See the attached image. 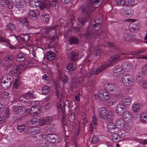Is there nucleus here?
I'll list each match as a JSON object with an SVG mask.
<instances>
[{
  "label": "nucleus",
  "mask_w": 147,
  "mask_h": 147,
  "mask_svg": "<svg viewBox=\"0 0 147 147\" xmlns=\"http://www.w3.org/2000/svg\"><path fill=\"white\" fill-rule=\"evenodd\" d=\"M126 55V54L121 53L119 55L116 54L112 55L110 58L108 62L104 63L96 70L94 69H93L90 73L87 74L83 79L84 81L86 80L87 81L88 83L87 86H91L90 83L92 84V83L91 78L90 77L92 74H97L106 68L112 66L116 62H118L120 58H122V55Z\"/></svg>",
  "instance_id": "f257e3e1"
},
{
  "label": "nucleus",
  "mask_w": 147,
  "mask_h": 147,
  "mask_svg": "<svg viewBox=\"0 0 147 147\" xmlns=\"http://www.w3.org/2000/svg\"><path fill=\"white\" fill-rule=\"evenodd\" d=\"M32 107L30 109H26L23 106H14L13 107V110L15 114L19 112H27L34 116H38L40 112V107L39 102L35 101L32 102Z\"/></svg>",
  "instance_id": "f03ea898"
},
{
  "label": "nucleus",
  "mask_w": 147,
  "mask_h": 147,
  "mask_svg": "<svg viewBox=\"0 0 147 147\" xmlns=\"http://www.w3.org/2000/svg\"><path fill=\"white\" fill-rule=\"evenodd\" d=\"M14 81L13 87L16 89H18L21 82L19 79V77H14L13 76L4 75L0 79V83L2 84V87L4 89H7L11 85V84L13 81Z\"/></svg>",
  "instance_id": "7ed1b4c3"
},
{
  "label": "nucleus",
  "mask_w": 147,
  "mask_h": 147,
  "mask_svg": "<svg viewBox=\"0 0 147 147\" xmlns=\"http://www.w3.org/2000/svg\"><path fill=\"white\" fill-rule=\"evenodd\" d=\"M33 138L34 139L36 138L37 140L40 141L43 138H45V140L47 142H45L46 145L49 146V143L50 144L57 143L58 142V137L55 134H48L47 135H43L39 132L38 130V133L33 134Z\"/></svg>",
  "instance_id": "20e7f679"
},
{
  "label": "nucleus",
  "mask_w": 147,
  "mask_h": 147,
  "mask_svg": "<svg viewBox=\"0 0 147 147\" xmlns=\"http://www.w3.org/2000/svg\"><path fill=\"white\" fill-rule=\"evenodd\" d=\"M99 117L101 119L111 121L114 118V113L111 111H108L105 107H101L98 110Z\"/></svg>",
  "instance_id": "39448f33"
},
{
  "label": "nucleus",
  "mask_w": 147,
  "mask_h": 147,
  "mask_svg": "<svg viewBox=\"0 0 147 147\" xmlns=\"http://www.w3.org/2000/svg\"><path fill=\"white\" fill-rule=\"evenodd\" d=\"M52 119L51 117H47L43 118L37 119L36 118H32L28 122V124L32 125H36L42 126L52 121Z\"/></svg>",
  "instance_id": "423d86ee"
},
{
  "label": "nucleus",
  "mask_w": 147,
  "mask_h": 147,
  "mask_svg": "<svg viewBox=\"0 0 147 147\" xmlns=\"http://www.w3.org/2000/svg\"><path fill=\"white\" fill-rule=\"evenodd\" d=\"M30 63V62H28ZM28 66V62H26L24 65H15L13 66L12 69L10 71V74L12 76L15 77H19L18 75L21 73V71L26 68Z\"/></svg>",
  "instance_id": "0eeeda50"
},
{
  "label": "nucleus",
  "mask_w": 147,
  "mask_h": 147,
  "mask_svg": "<svg viewBox=\"0 0 147 147\" xmlns=\"http://www.w3.org/2000/svg\"><path fill=\"white\" fill-rule=\"evenodd\" d=\"M125 22L129 24L128 28L131 32H133L139 29L140 24L135 19H126Z\"/></svg>",
  "instance_id": "6e6552de"
},
{
  "label": "nucleus",
  "mask_w": 147,
  "mask_h": 147,
  "mask_svg": "<svg viewBox=\"0 0 147 147\" xmlns=\"http://www.w3.org/2000/svg\"><path fill=\"white\" fill-rule=\"evenodd\" d=\"M121 81L124 85L129 86L133 84L134 80L132 76L126 74L124 75L121 77Z\"/></svg>",
  "instance_id": "1a4fd4ad"
},
{
  "label": "nucleus",
  "mask_w": 147,
  "mask_h": 147,
  "mask_svg": "<svg viewBox=\"0 0 147 147\" xmlns=\"http://www.w3.org/2000/svg\"><path fill=\"white\" fill-rule=\"evenodd\" d=\"M104 89L110 94H113L117 93L119 90V88L116 85L108 83L105 84Z\"/></svg>",
  "instance_id": "9d476101"
},
{
  "label": "nucleus",
  "mask_w": 147,
  "mask_h": 147,
  "mask_svg": "<svg viewBox=\"0 0 147 147\" xmlns=\"http://www.w3.org/2000/svg\"><path fill=\"white\" fill-rule=\"evenodd\" d=\"M108 91L102 90L99 91V98L100 99L105 102L108 101L110 99V97L109 96V94L108 93Z\"/></svg>",
  "instance_id": "9b49d317"
},
{
  "label": "nucleus",
  "mask_w": 147,
  "mask_h": 147,
  "mask_svg": "<svg viewBox=\"0 0 147 147\" xmlns=\"http://www.w3.org/2000/svg\"><path fill=\"white\" fill-rule=\"evenodd\" d=\"M34 98L33 94L30 92H28L22 95L20 97V100L21 102H24L30 98L33 99Z\"/></svg>",
  "instance_id": "f8f14e48"
},
{
  "label": "nucleus",
  "mask_w": 147,
  "mask_h": 147,
  "mask_svg": "<svg viewBox=\"0 0 147 147\" xmlns=\"http://www.w3.org/2000/svg\"><path fill=\"white\" fill-rule=\"evenodd\" d=\"M126 110H124V105L121 103L115 105V112L119 115H122Z\"/></svg>",
  "instance_id": "ddd939ff"
},
{
  "label": "nucleus",
  "mask_w": 147,
  "mask_h": 147,
  "mask_svg": "<svg viewBox=\"0 0 147 147\" xmlns=\"http://www.w3.org/2000/svg\"><path fill=\"white\" fill-rule=\"evenodd\" d=\"M122 117L124 121L130 123L133 120V117L131 113L128 111L125 110Z\"/></svg>",
  "instance_id": "4468645a"
},
{
  "label": "nucleus",
  "mask_w": 147,
  "mask_h": 147,
  "mask_svg": "<svg viewBox=\"0 0 147 147\" xmlns=\"http://www.w3.org/2000/svg\"><path fill=\"white\" fill-rule=\"evenodd\" d=\"M115 124L117 129H124L125 125V123L124 120L121 118L117 119L115 121Z\"/></svg>",
  "instance_id": "2eb2a0df"
},
{
  "label": "nucleus",
  "mask_w": 147,
  "mask_h": 147,
  "mask_svg": "<svg viewBox=\"0 0 147 147\" xmlns=\"http://www.w3.org/2000/svg\"><path fill=\"white\" fill-rule=\"evenodd\" d=\"M120 13L122 15L130 16L132 15L133 11L130 8H122L120 10Z\"/></svg>",
  "instance_id": "dca6fc26"
},
{
  "label": "nucleus",
  "mask_w": 147,
  "mask_h": 147,
  "mask_svg": "<svg viewBox=\"0 0 147 147\" xmlns=\"http://www.w3.org/2000/svg\"><path fill=\"white\" fill-rule=\"evenodd\" d=\"M15 3V6L18 8L19 11L21 9H23L25 7L26 3V1H24V0H18Z\"/></svg>",
  "instance_id": "f3484780"
},
{
  "label": "nucleus",
  "mask_w": 147,
  "mask_h": 147,
  "mask_svg": "<svg viewBox=\"0 0 147 147\" xmlns=\"http://www.w3.org/2000/svg\"><path fill=\"white\" fill-rule=\"evenodd\" d=\"M123 72V69L121 66L117 65L116 66L113 70L114 75L115 76H120V75Z\"/></svg>",
  "instance_id": "a211bd4d"
},
{
  "label": "nucleus",
  "mask_w": 147,
  "mask_h": 147,
  "mask_svg": "<svg viewBox=\"0 0 147 147\" xmlns=\"http://www.w3.org/2000/svg\"><path fill=\"white\" fill-rule=\"evenodd\" d=\"M29 16L31 19L33 20L37 19L39 15V11L36 9L30 10L29 13Z\"/></svg>",
  "instance_id": "6ab92c4d"
},
{
  "label": "nucleus",
  "mask_w": 147,
  "mask_h": 147,
  "mask_svg": "<svg viewBox=\"0 0 147 147\" xmlns=\"http://www.w3.org/2000/svg\"><path fill=\"white\" fill-rule=\"evenodd\" d=\"M29 3L30 6L32 7H36V6H39L40 8L44 9L45 8H47L49 6V3L47 4L46 5H45L43 4L38 3V4H34L33 2V3L32 2H29Z\"/></svg>",
  "instance_id": "aec40b11"
},
{
  "label": "nucleus",
  "mask_w": 147,
  "mask_h": 147,
  "mask_svg": "<svg viewBox=\"0 0 147 147\" xmlns=\"http://www.w3.org/2000/svg\"><path fill=\"white\" fill-rule=\"evenodd\" d=\"M1 42L6 43V45L11 49H16V47L12 45L11 43L9 42L7 39L2 36H0V43Z\"/></svg>",
  "instance_id": "412c9836"
},
{
  "label": "nucleus",
  "mask_w": 147,
  "mask_h": 147,
  "mask_svg": "<svg viewBox=\"0 0 147 147\" xmlns=\"http://www.w3.org/2000/svg\"><path fill=\"white\" fill-rule=\"evenodd\" d=\"M56 96L58 98V100L57 102L56 107L59 112H63L64 111V109L62 106L61 102V100L59 98V94L57 93Z\"/></svg>",
  "instance_id": "4be33fe9"
},
{
  "label": "nucleus",
  "mask_w": 147,
  "mask_h": 147,
  "mask_svg": "<svg viewBox=\"0 0 147 147\" xmlns=\"http://www.w3.org/2000/svg\"><path fill=\"white\" fill-rule=\"evenodd\" d=\"M93 123H91L89 126L90 131L91 133L94 131L96 126L98 125L96 119L95 117H93L92 118Z\"/></svg>",
  "instance_id": "5701e85b"
},
{
  "label": "nucleus",
  "mask_w": 147,
  "mask_h": 147,
  "mask_svg": "<svg viewBox=\"0 0 147 147\" xmlns=\"http://www.w3.org/2000/svg\"><path fill=\"white\" fill-rule=\"evenodd\" d=\"M67 57L72 60H75L78 58V55L75 52L71 51H69L67 54Z\"/></svg>",
  "instance_id": "b1692460"
},
{
  "label": "nucleus",
  "mask_w": 147,
  "mask_h": 147,
  "mask_svg": "<svg viewBox=\"0 0 147 147\" xmlns=\"http://www.w3.org/2000/svg\"><path fill=\"white\" fill-rule=\"evenodd\" d=\"M26 127L28 133H32V134L33 135V134H35V133H37L38 132V129L35 127H32L29 125V124H27L26 125Z\"/></svg>",
  "instance_id": "393cba45"
},
{
  "label": "nucleus",
  "mask_w": 147,
  "mask_h": 147,
  "mask_svg": "<svg viewBox=\"0 0 147 147\" xmlns=\"http://www.w3.org/2000/svg\"><path fill=\"white\" fill-rule=\"evenodd\" d=\"M107 127L108 130L111 133L116 132L118 129L115 125V126L114 124L111 122H110L108 124Z\"/></svg>",
  "instance_id": "a878e982"
},
{
  "label": "nucleus",
  "mask_w": 147,
  "mask_h": 147,
  "mask_svg": "<svg viewBox=\"0 0 147 147\" xmlns=\"http://www.w3.org/2000/svg\"><path fill=\"white\" fill-rule=\"evenodd\" d=\"M122 68L124 71H128L132 68V65L131 63L128 62L123 63L121 65Z\"/></svg>",
  "instance_id": "bb28decb"
},
{
  "label": "nucleus",
  "mask_w": 147,
  "mask_h": 147,
  "mask_svg": "<svg viewBox=\"0 0 147 147\" xmlns=\"http://www.w3.org/2000/svg\"><path fill=\"white\" fill-rule=\"evenodd\" d=\"M61 121L63 124L65 125L63 127V128L64 130L65 131V134L66 137V138H65V140H66L67 138L69 136V131H68V127L66 125V122L64 119H62Z\"/></svg>",
  "instance_id": "cd10ccee"
},
{
  "label": "nucleus",
  "mask_w": 147,
  "mask_h": 147,
  "mask_svg": "<svg viewBox=\"0 0 147 147\" xmlns=\"http://www.w3.org/2000/svg\"><path fill=\"white\" fill-rule=\"evenodd\" d=\"M99 21L98 19L94 20L92 22L93 29L94 30H98L100 29V25L99 24Z\"/></svg>",
  "instance_id": "c85d7f7f"
},
{
  "label": "nucleus",
  "mask_w": 147,
  "mask_h": 147,
  "mask_svg": "<svg viewBox=\"0 0 147 147\" xmlns=\"http://www.w3.org/2000/svg\"><path fill=\"white\" fill-rule=\"evenodd\" d=\"M26 58L25 55L23 53H19L17 56L16 59L19 62H21L24 61Z\"/></svg>",
  "instance_id": "c756f323"
},
{
  "label": "nucleus",
  "mask_w": 147,
  "mask_h": 147,
  "mask_svg": "<svg viewBox=\"0 0 147 147\" xmlns=\"http://www.w3.org/2000/svg\"><path fill=\"white\" fill-rule=\"evenodd\" d=\"M57 26V25H54L53 26H50L46 27L45 28V33L47 34H50L51 32L54 30Z\"/></svg>",
  "instance_id": "7c9ffc66"
},
{
  "label": "nucleus",
  "mask_w": 147,
  "mask_h": 147,
  "mask_svg": "<svg viewBox=\"0 0 147 147\" xmlns=\"http://www.w3.org/2000/svg\"><path fill=\"white\" fill-rule=\"evenodd\" d=\"M47 58L49 60H52L55 58V54L52 51H49L47 54Z\"/></svg>",
  "instance_id": "2f4dec72"
},
{
  "label": "nucleus",
  "mask_w": 147,
  "mask_h": 147,
  "mask_svg": "<svg viewBox=\"0 0 147 147\" xmlns=\"http://www.w3.org/2000/svg\"><path fill=\"white\" fill-rule=\"evenodd\" d=\"M14 36L15 39L18 40V38H19L23 41H26V39H28L29 38L28 35L27 34H22L20 36H18V37L16 36Z\"/></svg>",
  "instance_id": "473e14b6"
},
{
  "label": "nucleus",
  "mask_w": 147,
  "mask_h": 147,
  "mask_svg": "<svg viewBox=\"0 0 147 147\" xmlns=\"http://www.w3.org/2000/svg\"><path fill=\"white\" fill-rule=\"evenodd\" d=\"M140 120L143 123H147V112H144L142 113L140 116Z\"/></svg>",
  "instance_id": "72a5a7b5"
},
{
  "label": "nucleus",
  "mask_w": 147,
  "mask_h": 147,
  "mask_svg": "<svg viewBox=\"0 0 147 147\" xmlns=\"http://www.w3.org/2000/svg\"><path fill=\"white\" fill-rule=\"evenodd\" d=\"M100 53V51L98 49L94 48L93 49V51L91 53H90V55L92 56L94 58L96 57Z\"/></svg>",
  "instance_id": "f704fd0d"
},
{
  "label": "nucleus",
  "mask_w": 147,
  "mask_h": 147,
  "mask_svg": "<svg viewBox=\"0 0 147 147\" xmlns=\"http://www.w3.org/2000/svg\"><path fill=\"white\" fill-rule=\"evenodd\" d=\"M123 129H119L117 130L118 132V135L120 138H123L126 136V133L125 130Z\"/></svg>",
  "instance_id": "c9c22d12"
},
{
  "label": "nucleus",
  "mask_w": 147,
  "mask_h": 147,
  "mask_svg": "<svg viewBox=\"0 0 147 147\" xmlns=\"http://www.w3.org/2000/svg\"><path fill=\"white\" fill-rule=\"evenodd\" d=\"M140 104L138 103H135L132 107V109L134 113L138 112L140 110Z\"/></svg>",
  "instance_id": "e433bc0d"
},
{
  "label": "nucleus",
  "mask_w": 147,
  "mask_h": 147,
  "mask_svg": "<svg viewBox=\"0 0 147 147\" xmlns=\"http://www.w3.org/2000/svg\"><path fill=\"white\" fill-rule=\"evenodd\" d=\"M69 42L71 45H76L78 43L79 40L76 37H72L70 38L69 40Z\"/></svg>",
  "instance_id": "4c0bfd02"
},
{
  "label": "nucleus",
  "mask_w": 147,
  "mask_h": 147,
  "mask_svg": "<svg viewBox=\"0 0 147 147\" xmlns=\"http://www.w3.org/2000/svg\"><path fill=\"white\" fill-rule=\"evenodd\" d=\"M131 101V98L130 97L126 98L125 99L123 104L126 107L129 106L130 105Z\"/></svg>",
  "instance_id": "58836bf2"
},
{
  "label": "nucleus",
  "mask_w": 147,
  "mask_h": 147,
  "mask_svg": "<svg viewBox=\"0 0 147 147\" xmlns=\"http://www.w3.org/2000/svg\"><path fill=\"white\" fill-rule=\"evenodd\" d=\"M42 94H47L50 92V88L49 86H46L43 87L42 90Z\"/></svg>",
  "instance_id": "ea45409f"
},
{
  "label": "nucleus",
  "mask_w": 147,
  "mask_h": 147,
  "mask_svg": "<svg viewBox=\"0 0 147 147\" xmlns=\"http://www.w3.org/2000/svg\"><path fill=\"white\" fill-rule=\"evenodd\" d=\"M19 22L22 26H25L28 27V23L25 18H20L19 20Z\"/></svg>",
  "instance_id": "a19ab883"
},
{
  "label": "nucleus",
  "mask_w": 147,
  "mask_h": 147,
  "mask_svg": "<svg viewBox=\"0 0 147 147\" xmlns=\"http://www.w3.org/2000/svg\"><path fill=\"white\" fill-rule=\"evenodd\" d=\"M112 139L113 141L115 142H117L120 140V137L118 134H114L112 135Z\"/></svg>",
  "instance_id": "79ce46f5"
},
{
  "label": "nucleus",
  "mask_w": 147,
  "mask_h": 147,
  "mask_svg": "<svg viewBox=\"0 0 147 147\" xmlns=\"http://www.w3.org/2000/svg\"><path fill=\"white\" fill-rule=\"evenodd\" d=\"M41 18L43 21L47 22L49 21V16L48 14L44 13L42 15Z\"/></svg>",
  "instance_id": "37998d69"
},
{
  "label": "nucleus",
  "mask_w": 147,
  "mask_h": 147,
  "mask_svg": "<svg viewBox=\"0 0 147 147\" xmlns=\"http://www.w3.org/2000/svg\"><path fill=\"white\" fill-rule=\"evenodd\" d=\"M14 2L13 0H6L5 1V4H6L9 9L12 8L13 6V2Z\"/></svg>",
  "instance_id": "c03bdc74"
},
{
  "label": "nucleus",
  "mask_w": 147,
  "mask_h": 147,
  "mask_svg": "<svg viewBox=\"0 0 147 147\" xmlns=\"http://www.w3.org/2000/svg\"><path fill=\"white\" fill-rule=\"evenodd\" d=\"M123 38L124 40L127 41H129L131 39L130 35L127 33L124 34Z\"/></svg>",
  "instance_id": "a18cd8bd"
},
{
  "label": "nucleus",
  "mask_w": 147,
  "mask_h": 147,
  "mask_svg": "<svg viewBox=\"0 0 147 147\" xmlns=\"http://www.w3.org/2000/svg\"><path fill=\"white\" fill-rule=\"evenodd\" d=\"M115 2L117 5L122 6L125 4L126 0H116Z\"/></svg>",
  "instance_id": "49530a36"
},
{
  "label": "nucleus",
  "mask_w": 147,
  "mask_h": 147,
  "mask_svg": "<svg viewBox=\"0 0 147 147\" xmlns=\"http://www.w3.org/2000/svg\"><path fill=\"white\" fill-rule=\"evenodd\" d=\"M136 82L138 84L142 83L143 79L142 77L141 76L140 74H138L136 76Z\"/></svg>",
  "instance_id": "de8ad7c7"
},
{
  "label": "nucleus",
  "mask_w": 147,
  "mask_h": 147,
  "mask_svg": "<svg viewBox=\"0 0 147 147\" xmlns=\"http://www.w3.org/2000/svg\"><path fill=\"white\" fill-rule=\"evenodd\" d=\"M126 2H127L128 4H127V5L131 6H134L137 4L136 1L135 0H126Z\"/></svg>",
  "instance_id": "09e8293b"
},
{
  "label": "nucleus",
  "mask_w": 147,
  "mask_h": 147,
  "mask_svg": "<svg viewBox=\"0 0 147 147\" xmlns=\"http://www.w3.org/2000/svg\"><path fill=\"white\" fill-rule=\"evenodd\" d=\"M7 27L8 29L11 31L14 30L15 29L14 25L11 23H8L7 25Z\"/></svg>",
  "instance_id": "8fccbe9b"
},
{
  "label": "nucleus",
  "mask_w": 147,
  "mask_h": 147,
  "mask_svg": "<svg viewBox=\"0 0 147 147\" xmlns=\"http://www.w3.org/2000/svg\"><path fill=\"white\" fill-rule=\"evenodd\" d=\"M26 127L24 124L18 125L17 127L18 131L19 132H22L25 129Z\"/></svg>",
  "instance_id": "3c124183"
},
{
  "label": "nucleus",
  "mask_w": 147,
  "mask_h": 147,
  "mask_svg": "<svg viewBox=\"0 0 147 147\" xmlns=\"http://www.w3.org/2000/svg\"><path fill=\"white\" fill-rule=\"evenodd\" d=\"M110 100L109 101V100L107 102L108 105L112 106L115 105L117 101L116 99L112 98L111 99H110Z\"/></svg>",
  "instance_id": "603ef678"
},
{
  "label": "nucleus",
  "mask_w": 147,
  "mask_h": 147,
  "mask_svg": "<svg viewBox=\"0 0 147 147\" xmlns=\"http://www.w3.org/2000/svg\"><path fill=\"white\" fill-rule=\"evenodd\" d=\"M13 56L11 54L7 55L5 58V61L8 62L11 61L13 60Z\"/></svg>",
  "instance_id": "864d4df0"
},
{
  "label": "nucleus",
  "mask_w": 147,
  "mask_h": 147,
  "mask_svg": "<svg viewBox=\"0 0 147 147\" xmlns=\"http://www.w3.org/2000/svg\"><path fill=\"white\" fill-rule=\"evenodd\" d=\"M59 78L65 84L68 83V78L67 76H60Z\"/></svg>",
  "instance_id": "5fc2aeb1"
},
{
  "label": "nucleus",
  "mask_w": 147,
  "mask_h": 147,
  "mask_svg": "<svg viewBox=\"0 0 147 147\" xmlns=\"http://www.w3.org/2000/svg\"><path fill=\"white\" fill-rule=\"evenodd\" d=\"M9 96V93L6 92H2L1 94V96L2 98H8Z\"/></svg>",
  "instance_id": "6e6d98bb"
},
{
  "label": "nucleus",
  "mask_w": 147,
  "mask_h": 147,
  "mask_svg": "<svg viewBox=\"0 0 147 147\" xmlns=\"http://www.w3.org/2000/svg\"><path fill=\"white\" fill-rule=\"evenodd\" d=\"M68 119L71 123L74 122L75 120L74 114V113H72L71 115L68 117Z\"/></svg>",
  "instance_id": "4d7b16f0"
},
{
  "label": "nucleus",
  "mask_w": 147,
  "mask_h": 147,
  "mask_svg": "<svg viewBox=\"0 0 147 147\" xmlns=\"http://www.w3.org/2000/svg\"><path fill=\"white\" fill-rule=\"evenodd\" d=\"M98 137L97 136H94L92 138V142L93 143H95L98 142Z\"/></svg>",
  "instance_id": "13d9d810"
},
{
  "label": "nucleus",
  "mask_w": 147,
  "mask_h": 147,
  "mask_svg": "<svg viewBox=\"0 0 147 147\" xmlns=\"http://www.w3.org/2000/svg\"><path fill=\"white\" fill-rule=\"evenodd\" d=\"M142 73L147 75V64L144 66L142 69Z\"/></svg>",
  "instance_id": "bf43d9fd"
},
{
  "label": "nucleus",
  "mask_w": 147,
  "mask_h": 147,
  "mask_svg": "<svg viewBox=\"0 0 147 147\" xmlns=\"http://www.w3.org/2000/svg\"><path fill=\"white\" fill-rule=\"evenodd\" d=\"M102 45H103L104 47H106L107 45L108 47H113L114 46V44L113 43H109L106 42L105 44H102Z\"/></svg>",
  "instance_id": "052dcab7"
},
{
  "label": "nucleus",
  "mask_w": 147,
  "mask_h": 147,
  "mask_svg": "<svg viewBox=\"0 0 147 147\" xmlns=\"http://www.w3.org/2000/svg\"><path fill=\"white\" fill-rule=\"evenodd\" d=\"M52 2V6L55 9H57L58 8L59 6V4L57 2V1Z\"/></svg>",
  "instance_id": "680f3d73"
},
{
  "label": "nucleus",
  "mask_w": 147,
  "mask_h": 147,
  "mask_svg": "<svg viewBox=\"0 0 147 147\" xmlns=\"http://www.w3.org/2000/svg\"><path fill=\"white\" fill-rule=\"evenodd\" d=\"M67 69L70 71H73L74 69L75 68L73 67L72 64L71 63L69 64L67 66Z\"/></svg>",
  "instance_id": "e2e57ef3"
},
{
  "label": "nucleus",
  "mask_w": 147,
  "mask_h": 147,
  "mask_svg": "<svg viewBox=\"0 0 147 147\" xmlns=\"http://www.w3.org/2000/svg\"><path fill=\"white\" fill-rule=\"evenodd\" d=\"M42 78L43 80H45L47 82H49V77L46 74H45L42 76Z\"/></svg>",
  "instance_id": "0e129e2a"
},
{
  "label": "nucleus",
  "mask_w": 147,
  "mask_h": 147,
  "mask_svg": "<svg viewBox=\"0 0 147 147\" xmlns=\"http://www.w3.org/2000/svg\"><path fill=\"white\" fill-rule=\"evenodd\" d=\"M44 2H42L41 4H43L45 5H46L47 4L49 3V6L47 8H49L51 6V2L49 0H44Z\"/></svg>",
  "instance_id": "69168bd1"
},
{
  "label": "nucleus",
  "mask_w": 147,
  "mask_h": 147,
  "mask_svg": "<svg viewBox=\"0 0 147 147\" xmlns=\"http://www.w3.org/2000/svg\"><path fill=\"white\" fill-rule=\"evenodd\" d=\"M142 86L143 88L147 89V80L143 82Z\"/></svg>",
  "instance_id": "338daca9"
},
{
  "label": "nucleus",
  "mask_w": 147,
  "mask_h": 147,
  "mask_svg": "<svg viewBox=\"0 0 147 147\" xmlns=\"http://www.w3.org/2000/svg\"><path fill=\"white\" fill-rule=\"evenodd\" d=\"M5 5V1L3 0H0V6L1 7H4Z\"/></svg>",
  "instance_id": "774afa93"
}]
</instances>
